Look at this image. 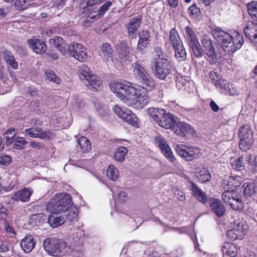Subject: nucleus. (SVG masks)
I'll return each mask as SVG.
<instances>
[{
    "instance_id": "f257e3e1",
    "label": "nucleus",
    "mask_w": 257,
    "mask_h": 257,
    "mask_svg": "<svg viewBox=\"0 0 257 257\" xmlns=\"http://www.w3.org/2000/svg\"><path fill=\"white\" fill-rule=\"evenodd\" d=\"M133 72L142 86H133L129 82H115L111 83L110 88L116 96L128 106L136 108H143L149 101L148 91L155 88V82L153 77L137 61L133 63Z\"/></svg>"
},
{
    "instance_id": "f03ea898",
    "label": "nucleus",
    "mask_w": 257,
    "mask_h": 257,
    "mask_svg": "<svg viewBox=\"0 0 257 257\" xmlns=\"http://www.w3.org/2000/svg\"><path fill=\"white\" fill-rule=\"evenodd\" d=\"M214 38L220 43L224 51L232 54L242 46L243 43L242 36L238 32H234L231 34L219 29L212 31Z\"/></svg>"
},
{
    "instance_id": "7ed1b4c3",
    "label": "nucleus",
    "mask_w": 257,
    "mask_h": 257,
    "mask_svg": "<svg viewBox=\"0 0 257 257\" xmlns=\"http://www.w3.org/2000/svg\"><path fill=\"white\" fill-rule=\"evenodd\" d=\"M156 54L152 60V70L154 76L162 80H164L171 72L172 67L167 56L158 48Z\"/></svg>"
},
{
    "instance_id": "20e7f679",
    "label": "nucleus",
    "mask_w": 257,
    "mask_h": 257,
    "mask_svg": "<svg viewBox=\"0 0 257 257\" xmlns=\"http://www.w3.org/2000/svg\"><path fill=\"white\" fill-rule=\"evenodd\" d=\"M73 204L71 195L67 193L55 194L46 205L50 213L58 214L67 211Z\"/></svg>"
},
{
    "instance_id": "39448f33",
    "label": "nucleus",
    "mask_w": 257,
    "mask_h": 257,
    "mask_svg": "<svg viewBox=\"0 0 257 257\" xmlns=\"http://www.w3.org/2000/svg\"><path fill=\"white\" fill-rule=\"evenodd\" d=\"M43 246L47 252L54 256L65 255L71 250L66 242L54 238L46 239L43 242Z\"/></svg>"
},
{
    "instance_id": "423d86ee",
    "label": "nucleus",
    "mask_w": 257,
    "mask_h": 257,
    "mask_svg": "<svg viewBox=\"0 0 257 257\" xmlns=\"http://www.w3.org/2000/svg\"><path fill=\"white\" fill-rule=\"evenodd\" d=\"M240 142L239 147L244 152L249 150L253 143V133L249 125L246 124L242 126L239 130Z\"/></svg>"
},
{
    "instance_id": "0eeeda50",
    "label": "nucleus",
    "mask_w": 257,
    "mask_h": 257,
    "mask_svg": "<svg viewBox=\"0 0 257 257\" xmlns=\"http://www.w3.org/2000/svg\"><path fill=\"white\" fill-rule=\"evenodd\" d=\"M221 196L223 201L230 205L233 210H241L243 208V203L235 190L226 189Z\"/></svg>"
},
{
    "instance_id": "6e6552de",
    "label": "nucleus",
    "mask_w": 257,
    "mask_h": 257,
    "mask_svg": "<svg viewBox=\"0 0 257 257\" xmlns=\"http://www.w3.org/2000/svg\"><path fill=\"white\" fill-rule=\"evenodd\" d=\"M188 44L191 49L193 55L196 58H200L203 55V50L201 49L197 36L192 28L187 26L185 29Z\"/></svg>"
},
{
    "instance_id": "1a4fd4ad",
    "label": "nucleus",
    "mask_w": 257,
    "mask_h": 257,
    "mask_svg": "<svg viewBox=\"0 0 257 257\" xmlns=\"http://www.w3.org/2000/svg\"><path fill=\"white\" fill-rule=\"evenodd\" d=\"M175 150L177 154L187 161H191L199 157L200 150L197 148L179 145L176 147Z\"/></svg>"
},
{
    "instance_id": "9d476101",
    "label": "nucleus",
    "mask_w": 257,
    "mask_h": 257,
    "mask_svg": "<svg viewBox=\"0 0 257 257\" xmlns=\"http://www.w3.org/2000/svg\"><path fill=\"white\" fill-rule=\"evenodd\" d=\"M69 55L80 62H84L87 58L86 49L80 44L74 42L67 46Z\"/></svg>"
},
{
    "instance_id": "9b49d317",
    "label": "nucleus",
    "mask_w": 257,
    "mask_h": 257,
    "mask_svg": "<svg viewBox=\"0 0 257 257\" xmlns=\"http://www.w3.org/2000/svg\"><path fill=\"white\" fill-rule=\"evenodd\" d=\"M24 133L31 138H38L43 140L48 139L52 136V133L51 132L48 130L43 131L40 127L26 129Z\"/></svg>"
},
{
    "instance_id": "f8f14e48",
    "label": "nucleus",
    "mask_w": 257,
    "mask_h": 257,
    "mask_svg": "<svg viewBox=\"0 0 257 257\" xmlns=\"http://www.w3.org/2000/svg\"><path fill=\"white\" fill-rule=\"evenodd\" d=\"M172 130L177 135L185 136H192L195 133V131L189 124L178 121L177 119Z\"/></svg>"
},
{
    "instance_id": "ddd939ff",
    "label": "nucleus",
    "mask_w": 257,
    "mask_h": 257,
    "mask_svg": "<svg viewBox=\"0 0 257 257\" xmlns=\"http://www.w3.org/2000/svg\"><path fill=\"white\" fill-rule=\"evenodd\" d=\"M155 141L166 158L171 162H174L175 161V158L174 157L170 147L167 145L166 141L160 136L155 137Z\"/></svg>"
},
{
    "instance_id": "4468645a",
    "label": "nucleus",
    "mask_w": 257,
    "mask_h": 257,
    "mask_svg": "<svg viewBox=\"0 0 257 257\" xmlns=\"http://www.w3.org/2000/svg\"><path fill=\"white\" fill-rule=\"evenodd\" d=\"M142 16H138L131 18L126 24L128 35L131 39L137 38L138 28L140 27L142 22Z\"/></svg>"
},
{
    "instance_id": "2eb2a0df",
    "label": "nucleus",
    "mask_w": 257,
    "mask_h": 257,
    "mask_svg": "<svg viewBox=\"0 0 257 257\" xmlns=\"http://www.w3.org/2000/svg\"><path fill=\"white\" fill-rule=\"evenodd\" d=\"M212 211L218 217L223 216L225 213V208L219 199H212L209 203Z\"/></svg>"
},
{
    "instance_id": "dca6fc26",
    "label": "nucleus",
    "mask_w": 257,
    "mask_h": 257,
    "mask_svg": "<svg viewBox=\"0 0 257 257\" xmlns=\"http://www.w3.org/2000/svg\"><path fill=\"white\" fill-rule=\"evenodd\" d=\"M177 119V117L170 113L165 112V114L162 117L158 124L164 128L166 129H173L174 124Z\"/></svg>"
},
{
    "instance_id": "f3484780",
    "label": "nucleus",
    "mask_w": 257,
    "mask_h": 257,
    "mask_svg": "<svg viewBox=\"0 0 257 257\" xmlns=\"http://www.w3.org/2000/svg\"><path fill=\"white\" fill-rule=\"evenodd\" d=\"M85 86L92 91L98 90L102 85V81L100 77L96 75L92 74L86 80L83 82Z\"/></svg>"
},
{
    "instance_id": "a211bd4d",
    "label": "nucleus",
    "mask_w": 257,
    "mask_h": 257,
    "mask_svg": "<svg viewBox=\"0 0 257 257\" xmlns=\"http://www.w3.org/2000/svg\"><path fill=\"white\" fill-rule=\"evenodd\" d=\"M27 43L36 53L41 54L46 51V45L42 40L30 39L28 40Z\"/></svg>"
},
{
    "instance_id": "6ab92c4d",
    "label": "nucleus",
    "mask_w": 257,
    "mask_h": 257,
    "mask_svg": "<svg viewBox=\"0 0 257 257\" xmlns=\"http://www.w3.org/2000/svg\"><path fill=\"white\" fill-rule=\"evenodd\" d=\"M150 34L147 30H143L139 33V39L138 42L137 50L142 52L148 46Z\"/></svg>"
},
{
    "instance_id": "aec40b11",
    "label": "nucleus",
    "mask_w": 257,
    "mask_h": 257,
    "mask_svg": "<svg viewBox=\"0 0 257 257\" xmlns=\"http://www.w3.org/2000/svg\"><path fill=\"white\" fill-rule=\"evenodd\" d=\"M22 249L26 253L30 252L34 248L36 241L32 235L25 236L21 242Z\"/></svg>"
},
{
    "instance_id": "412c9836",
    "label": "nucleus",
    "mask_w": 257,
    "mask_h": 257,
    "mask_svg": "<svg viewBox=\"0 0 257 257\" xmlns=\"http://www.w3.org/2000/svg\"><path fill=\"white\" fill-rule=\"evenodd\" d=\"M241 181V178L239 176H230L224 181L225 189L235 190L236 188L240 186Z\"/></svg>"
},
{
    "instance_id": "4be33fe9",
    "label": "nucleus",
    "mask_w": 257,
    "mask_h": 257,
    "mask_svg": "<svg viewBox=\"0 0 257 257\" xmlns=\"http://www.w3.org/2000/svg\"><path fill=\"white\" fill-rule=\"evenodd\" d=\"M32 193V190L25 188L24 189L19 190L15 193L12 198L17 201L27 202L29 201Z\"/></svg>"
},
{
    "instance_id": "5701e85b",
    "label": "nucleus",
    "mask_w": 257,
    "mask_h": 257,
    "mask_svg": "<svg viewBox=\"0 0 257 257\" xmlns=\"http://www.w3.org/2000/svg\"><path fill=\"white\" fill-rule=\"evenodd\" d=\"M190 188V189L193 192V195L199 201L203 204L207 203V197L204 192L199 188L194 183H192Z\"/></svg>"
},
{
    "instance_id": "b1692460",
    "label": "nucleus",
    "mask_w": 257,
    "mask_h": 257,
    "mask_svg": "<svg viewBox=\"0 0 257 257\" xmlns=\"http://www.w3.org/2000/svg\"><path fill=\"white\" fill-rule=\"evenodd\" d=\"M245 35L250 40L257 35V24L252 21H248L244 28Z\"/></svg>"
},
{
    "instance_id": "393cba45",
    "label": "nucleus",
    "mask_w": 257,
    "mask_h": 257,
    "mask_svg": "<svg viewBox=\"0 0 257 257\" xmlns=\"http://www.w3.org/2000/svg\"><path fill=\"white\" fill-rule=\"evenodd\" d=\"M147 112L149 116L158 123L162 117L165 114L166 111L164 109L150 107L147 109Z\"/></svg>"
},
{
    "instance_id": "a878e982",
    "label": "nucleus",
    "mask_w": 257,
    "mask_h": 257,
    "mask_svg": "<svg viewBox=\"0 0 257 257\" xmlns=\"http://www.w3.org/2000/svg\"><path fill=\"white\" fill-rule=\"evenodd\" d=\"M79 146L77 150L82 153H87L91 149V145L90 141L85 137H80L78 140Z\"/></svg>"
},
{
    "instance_id": "bb28decb",
    "label": "nucleus",
    "mask_w": 257,
    "mask_h": 257,
    "mask_svg": "<svg viewBox=\"0 0 257 257\" xmlns=\"http://www.w3.org/2000/svg\"><path fill=\"white\" fill-rule=\"evenodd\" d=\"M222 251L224 255L235 257L237 254V249L236 246L230 242H225L222 247Z\"/></svg>"
},
{
    "instance_id": "cd10ccee",
    "label": "nucleus",
    "mask_w": 257,
    "mask_h": 257,
    "mask_svg": "<svg viewBox=\"0 0 257 257\" xmlns=\"http://www.w3.org/2000/svg\"><path fill=\"white\" fill-rule=\"evenodd\" d=\"M50 42L53 45L58 51L64 53L67 50V46L65 41L60 37H57L54 39H50Z\"/></svg>"
},
{
    "instance_id": "c85d7f7f",
    "label": "nucleus",
    "mask_w": 257,
    "mask_h": 257,
    "mask_svg": "<svg viewBox=\"0 0 257 257\" xmlns=\"http://www.w3.org/2000/svg\"><path fill=\"white\" fill-rule=\"evenodd\" d=\"M119 54L125 60H129L133 57L132 51L126 43H121L119 46Z\"/></svg>"
},
{
    "instance_id": "c756f323",
    "label": "nucleus",
    "mask_w": 257,
    "mask_h": 257,
    "mask_svg": "<svg viewBox=\"0 0 257 257\" xmlns=\"http://www.w3.org/2000/svg\"><path fill=\"white\" fill-rule=\"evenodd\" d=\"M238 234H240L242 237L246 233L247 229V225L246 222L243 219L236 220L234 221V225L232 228Z\"/></svg>"
},
{
    "instance_id": "7c9ffc66",
    "label": "nucleus",
    "mask_w": 257,
    "mask_h": 257,
    "mask_svg": "<svg viewBox=\"0 0 257 257\" xmlns=\"http://www.w3.org/2000/svg\"><path fill=\"white\" fill-rule=\"evenodd\" d=\"M113 50L110 46L108 43H103L99 51L100 55L107 61L109 58L111 57Z\"/></svg>"
},
{
    "instance_id": "2f4dec72",
    "label": "nucleus",
    "mask_w": 257,
    "mask_h": 257,
    "mask_svg": "<svg viewBox=\"0 0 257 257\" xmlns=\"http://www.w3.org/2000/svg\"><path fill=\"white\" fill-rule=\"evenodd\" d=\"M3 56L8 65L15 69L18 68V63L11 52L5 50L3 52Z\"/></svg>"
},
{
    "instance_id": "473e14b6",
    "label": "nucleus",
    "mask_w": 257,
    "mask_h": 257,
    "mask_svg": "<svg viewBox=\"0 0 257 257\" xmlns=\"http://www.w3.org/2000/svg\"><path fill=\"white\" fill-rule=\"evenodd\" d=\"M120 118L132 125L135 126L137 124V117L135 116V114L129 109H125V111Z\"/></svg>"
},
{
    "instance_id": "72a5a7b5",
    "label": "nucleus",
    "mask_w": 257,
    "mask_h": 257,
    "mask_svg": "<svg viewBox=\"0 0 257 257\" xmlns=\"http://www.w3.org/2000/svg\"><path fill=\"white\" fill-rule=\"evenodd\" d=\"M169 41L173 48L183 44L177 31L175 28L170 31Z\"/></svg>"
},
{
    "instance_id": "f704fd0d",
    "label": "nucleus",
    "mask_w": 257,
    "mask_h": 257,
    "mask_svg": "<svg viewBox=\"0 0 257 257\" xmlns=\"http://www.w3.org/2000/svg\"><path fill=\"white\" fill-rule=\"evenodd\" d=\"M65 218L62 216H57L53 213L50 215L48 219V223L52 227H58L65 222Z\"/></svg>"
},
{
    "instance_id": "c9c22d12",
    "label": "nucleus",
    "mask_w": 257,
    "mask_h": 257,
    "mask_svg": "<svg viewBox=\"0 0 257 257\" xmlns=\"http://www.w3.org/2000/svg\"><path fill=\"white\" fill-rule=\"evenodd\" d=\"M78 71L79 74V78L82 82L86 80L89 76L92 74L89 68L84 64L79 66Z\"/></svg>"
},
{
    "instance_id": "e433bc0d",
    "label": "nucleus",
    "mask_w": 257,
    "mask_h": 257,
    "mask_svg": "<svg viewBox=\"0 0 257 257\" xmlns=\"http://www.w3.org/2000/svg\"><path fill=\"white\" fill-rule=\"evenodd\" d=\"M196 175L201 183L208 182L210 180L211 178L209 171L204 167H203L199 171L197 172Z\"/></svg>"
},
{
    "instance_id": "4c0bfd02",
    "label": "nucleus",
    "mask_w": 257,
    "mask_h": 257,
    "mask_svg": "<svg viewBox=\"0 0 257 257\" xmlns=\"http://www.w3.org/2000/svg\"><path fill=\"white\" fill-rule=\"evenodd\" d=\"M175 51V56L178 61H183L186 58V52L182 44L173 48Z\"/></svg>"
},
{
    "instance_id": "58836bf2",
    "label": "nucleus",
    "mask_w": 257,
    "mask_h": 257,
    "mask_svg": "<svg viewBox=\"0 0 257 257\" xmlns=\"http://www.w3.org/2000/svg\"><path fill=\"white\" fill-rule=\"evenodd\" d=\"M127 153V149L126 148L124 147H118L114 152V158L116 161L121 162L124 160Z\"/></svg>"
},
{
    "instance_id": "ea45409f",
    "label": "nucleus",
    "mask_w": 257,
    "mask_h": 257,
    "mask_svg": "<svg viewBox=\"0 0 257 257\" xmlns=\"http://www.w3.org/2000/svg\"><path fill=\"white\" fill-rule=\"evenodd\" d=\"M119 176L117 168L112 164H110L106 170L107 177L113 181H116Z\"/></svg>"
},
{
    "instance_id": "a19ab883",
    "label": "nucleus",
    "mask_w": 257,
    "mask_h": 257,
    "mask_svg": "<svg viewBox=\"0 0 257 257\" xmlns=\"http://www.w3.org/2000/svg\"><path fill=\"white\" fill-rule=\"evenodd\" d=\"M16 134L17 132L14 128H11L7 130L4 135L7 145H10L14 141Z\"/></svg>"
},
{
    "instance_id": "79ce46f5",
    "label": "nucleus",
    "mask_w": 257,
    "mask_h": 257,
    "mask_svg": "<svg viewBox=\"0 0 257 257\" xmlns=\"http://www.w3.org/2000/svg\"><path fill=\"white\" fill-rule=\"evenodd\" d=\"M249 15L255 21H257V2L252 1L247 5Z\"/></svg>"
},
{
    "instance_id": "37998d69",
    "label": "nucleus",
    "mask_w": 257,
    "mask_h": 257,
    "mask_svg": "<svg viewBox=\"0 0 257 257\" xmlns=\"http://www.w3.org/2000/svg\"><path fill=\"white\" fill-rule=\"evenodd\" d=\"M230 162L232 167L237 170L241 171L244 169V159L242 157L237 159H231Z\"/></svg>"
},
{
    "instance_id": "c03bdc74",
    "label": "nucleus",
    "mask_w": 257,
    "mask_h": 257,
    "mask_svg": "<svg viewBox=\"0 0 257 257\" xmlns=\"http://www.w3.org/2000/svg\"><path fill=\"white\" fill-rule=\"evenodd\" d=\"M242 188L244 195L246 197H249L255 192V184L253 183H244Z\"/></svg>"
},
{
    "instance_id": "a18cd8bd",
    "label": "nucleus",
    "mask_w": 257,
    "mask_h": 257,
    "mask_svg": "<svg viewBox=\"0 0 257 257\" xmlns=\"http://www.w3.org/2000/svg\"><path fill=\"white\" fill-rule=\"evenodd\" d=\"M189 14L192 19L199 18L201 15L200 9L196 5H193L189 8Z\"/></svg>"
},
{
    "instance_id": "49530a36",
    "label": "nucleus",
    "mask_w": 257,
    "mask_h": 257,
    "mask_svg": "<svg viewBox=\"0 0 257 257\" xmlns=\"http://www.w3.org/2000/svg\"><path fill=\"white\" fill-rule=\"evenodd\" d=\"M201 43L204 49V52L214 48L212 41L206 36L202 37Z\"/></svg>"
},
{
    "instance_id": "de8ad7c7",
    "label": "nucleus",
    "mask_w": 257,
    "mask_h": 257,
    "mask_svg": "<svg viewBox=\"0 0 257 257\" xmlns=\"http://www.w3.org/2000/svg\"><path fill=\"white\" fill-rule=\"evenodd\" d=\"M206 54V58L210 64H214L217 62V57L215 53L214 48L204 52Z\"/></svg>"
},
{
    "instance_id": "09e8293b",
    "label": "nucleus",
    "mask_w": 257,
    "mask_h": 257,
    "mask_svg": "<svg viewBox=\"0 0 257 257\" xmlns=\"http://www.w3.org/2000/svg\"><path fill=\"white\" fill-rule=\"evenodd\" d=\"M45 75L47 79L53 82H55L57 84L60 83V79L56 76L55 73L52 70H48L46 72Z\"/></svg>"
},
{
    "instance_id": "8fccbe9b",
    "label": "nucleus",
    "mask_w": 257,
    "mask_h": 257,
    "mask_svg": "<svg viewBox=\"0 0 257 257\" xmlns=\"http://www.w3.org/2000/svg\"><path fill=\"white\" fill-rule=\"evenodd\" d=\"M112 3L110 1L106 2L102 6H101L98 10L97 17H102L107 12L109 8L112 6Z\"/></svg>"
},
{
    "instance_id": "3c124183",
    "label": "nucleus",
    "mask_w": 257,
    "mask_h": 257,
    "mask_svg": "<svg viewBox=\"0 0 257 257\" xmlns=\"http://www.w3.org/2000/svg\"><path fill=\"white\" fill-rule=\"evenodd\" d=\"M14 142H16L17 144L13 145V148L16 150H21L23 148V146L26 145L28 142L26 141L24 138L16 137Z\"/></svg>"
},
{
    "instance_id": "603ef678",
    "label": "nucleus",
    "mask_w": 257,
    "mask_h": 257,
    "mask_svg": "<svg viewBox=\"0 0 257 257\" xmlns=\"http://www.w3.org/2000/svg\"><path fill=\"white\" fill-rule=\"evenodd\" d=\"M78 209L75 208H73L69 210L66 216V219L71 221H76L78 219Z\"/></svg>"
},
{
    "instance_id": "864d4df0",
    "label": "nucleus",
    "mask_w": 257,
    "mask_h": 257,
    "mask_svg": "<svg viewBox=\"0 0 257 257\" xmlns=\"http://www.w3.org/2000/svg\"><path fill=\"white\" fill-rule=\"evenodd\" d=\"M215 85L216 87L221 89L222 90V92L224 93L226 89L228 88L229 84L227 80L225 79H222L220 78L219 80L218 81H217V83L215 84Z\"/></svg>"
},
{
    "instance_id": "5fc2aeb1",
    "label": "nucleus",
    "mask_w": 257,
    "mask_h": 257,
    "mask_svg": "<svg viewBox=\"0 0 257 257\" xmlns=\"http://www.w3.org/2000/svg\"><path fill=\"white\" fill-rule=\"evenodd\" d=\"M227 235L232 240L237 239H241L243 238L240 234H238L237 232H236L233 228L227 232Z\"/></svg>"
},
{
    "instance_id": "6e6d98bb",
    "label": "nucleus",
    "mask_w": 257,
    "mask_h": 257,
    "mask_svg": "<svg viewBox=\"0 0 257 257\" xmlns=\"http://www.w3.org/2000/svg\"><path fill=\"white\" fill-rule=\"evenodd\" d=\"M7 209L3 205H0V221L2 223H5L7 217Z\"/></svg>"
},
{
    "instance_id": "4d7b16f0",
    "label": "nucleus",
    "mask_w": 257,
    "mask_h": 257,
    "mask_svg": "<svg viewBox=\"0 0 257 257\" xmlns=\"http://www.w3.org/2000/svg\"><path fill=\"white\" fill-rule=\"evenodd\" d=\"M15 6L18 11H23L26 9V0H17Z\"/></svg>"
},
{
    "instance_id": "13d9d810",
    "label": "nucleus",
    "mask_w": 257,
    "mask_h": 257,
    "mask_svg": "<svg viewBox=\"0 0 257 257\" xmlns=\"http://www.w3.org/2000/svg\"><path fill=\"white\" fill-rule=\"evenodd\" d=\"M11 162V158L7 155L2 154L0 155V164L6 165Z\"/></svg>"
},
{
    "instance_id": "bf43d9fd",
    "label": "nucleus",
    "mask_w": 257,
    "mask_h": 257,
    "mask_svg": "<svg viewBox=\"0 0 257 257\" xmlns=\"http://www.w3.org/2000/svg\"><path fill=\"white\" fill-rule=\"evenodd\" d=\"M42 218V215L39 214H34L31 217V223L34 224L35 225H39L41 222V219Z\"/></svg>"
},
{
    "instance_id": "052dcab7",
    "label": "nucleus",
    "mask_w": 257,
    "mask_h": 257,
    "mask_svg": "<svg viewBox=\"0 0 257 257\" xmlns=\"http://www.w3.org/2000/svg\"><path fill=\"white\" fill-rule=\"evenodd\" d=\"M237 93L236 89L232 85H229L228 88L226 89L223 93L226 95H234L237 94Z\"/></svg>"
},
{
    "instance_id": "680f3d73",
    "label": "nucleus",
    "mask_w": 257,
    "mask_h": 257,
    "mask_svg": "<svg viewBox=\"0 0 257 257\" xmlns=\"http://www.w3.org/2000/svg\"><path fill=\"white\" fill-rule=\"evenodd\" d=\"M125 108H121L117 105H115L113 108V110L115 114L120 118L122 116L125 111Z\"/></svg>"
},
{
    "instance_id": "e2e57ef3",
    "label": "nucleus",
    "mask_w": 257,
    "mask_h": 257,
    "mask_svg": "<svg viewBox=\"0 0 257 257\" xmlns=\"http://www.w3.org/2000/svg\"><path fill=\"white\" fill-rule=\"evenodd\" d=\"M209 78L211 79V80L213 82L214 84L217 83L219 79L220 78V75L217 74L216 72L214 71H211L209 73Z\"/></svg>"
},
{
    "instance_id": "0e129e2a",
    "label": "nucleus",
    "mask_w": 257,
    "mask_h": 257,
    "mask_svg": "<svg viewBox=\"0 0 257 257\" xmlns=\"http://www.w3.org/2000/svg\"><path fill=\"white\" fill-rule=\"evenodd\" d=\"M118 197L121 202H125L128 198L126 193L123 191H121L118 193Z\"/></svg>"
},
{
    "instance_id": "69168bd1",
    "label": "nucleus",
    "mask_w": 257,
    "mask_h": 257,
    "mask_svg": "<svg viewBox=\"0 0 257 257\" xmlns=\"http://www.w3.org/2000/svg\"><path fill=\"white\" fill-rule=\"evenodd\" d=\"M167 3L172 8H176L179 5V0H167Z\"/></svg>"
},
{
    "instance_id": "338daca9",
    "label": "nucleus",
    "mask_w": 257,
    "mask_h": 257,
    "mask_svg": "<svg viewBox=\"0 0 257 257\" xmlns=\"http://www.w3.org/2000/svg\"><path fill=\"white\" fill-rule=\"evenodd\" d=\"M175 195L178 199L181 201H183L185 199V196L184 193L182 191H177V192L175 193Z\"/></svg>"
},
{
    "instance_id": "774afa93",
    "label": "nucleus",
    "mask_w": 257,
    "mask_h": 257,
    "mask_svg": "<svg viewBox=\"0 0 257 257\" xmlns=\"http://www.w3.org/2000/svg\"><path fill=\"white\" fill-rule=\"evenodd\" d=\"M210 106L211 109L214 112L218 111L219 108L217 104L213 101L211 100L210 102Z\"/></svg>"
}]
</instances>
